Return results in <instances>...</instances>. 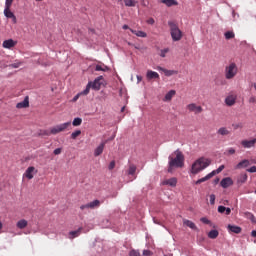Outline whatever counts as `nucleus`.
<instances>
[{
	"label": "nucleus",
	"mask_w": 256,
	"mask_h": 256,
	"mask_svg": "<svg viewBox=\"0 0 256 256\" xmlns=\"http://www.w3.org/2000/svg\"><path fill=\"white\" fill-rule=\"evenodd\" d=\"M168 173H173V169H179L185 165V155L181 150H176L172 155L168 157Z\"/></svg>",
	"instance_id": "f257e3e1"
},
{
	"label": "nucleus",
	"mask_w": 256,
	"mask_h": 256,
	"mask_svg": "<svg viewBox=\"0 0 256 256\" xmlns=\"http://www.w3.org/2000/svg\"><path fill=\"white\" fill-rule=\"evenodd\" d=\"M211 165V160L209 158L201 157L198 158L191 167V173L193 175H197L198 173H201V171L207 169Z\"/></svg>",
	"instance_id": "f03ea898"
},
{
	"label": "nucleus",
	"mask_w": 256,
	"mask_h": 256,
	"mask_svg": "<svg viewBox=\"0 0 256 256\" xmlns=\"http://www.w3.org/2000/svg\"><path fill=\"white\" fill-rule=\"evenodd\" d=\"M168 27L170 28L172 41H181L183 39V31L179 29V25L175 21H168Z\"/></svg>",
	"instance_id": "7ed1b4c3"
},
{
	"label": "nucleus",
	"mask_w": 256,
	"mask_h": 256,
	"mask_svg": "<svg viewBox=\"0 0 256 256\" xmlns=\"http://www.w3.org/2000/svg\"><path fill=\"white\" fill-rule=\"evenodd\" d=\"M68 127H71V122H65L60 125H56L50 129V132L46 133V135H57V133H63L65 129H68Z\"/></svg>",
	"instance_id": "20e7f679"
},
{
	"label": "nucleus",
	"mask_w": 256,
	"mask_h": 256,
	"mask_svg": "<svg viewBox=\"0 0 256 256\" xmlns=\"http://www.w3.org/2000/svg\"><path fill=\"white\" fill-rule=\"evenodd\" d=\"M237 64L230 63L228 66L225 67V77L226 79H233L237 75Z\"/></svg>",
	"instance_id": "39448f33"
},
{
	"label": "nucleus",
	"mask_w": 256,
	"mask_h": 256,
	"mask_svg": "<svg viewBox=\"0 0 256 256\" xmlns=\"http://www.w3.org/2000/svg\"><path fill=\"white\" fill-rule=\"evenodd\" d=\"M186 109L189 113H194V115H199L203 113V107L201 105H197L196 103H190L186 106Z\"/></svg>",
	"instance_id": "423d86ee"
},
{
	"label": "nucleus",
	"mask_w": 256,
	"mask_h": 256,
	"mask_svg": "<svg viewBox=\"0 0 256 256\" xmlns=\"http://www.w3.org/2000/svg\"><path fill=\"white\" fill-rule=\"evenodd\" d=\"M38 171L35 169L34 166H29L25 173L23 174V177H26V179H33L35 177V175H37Z\"/></svg>",
	"instance_id": "0eeeda50"
},
{
	"label": "nucleus",
	"mask_w": 256,
	"mask_h": 256,
	"mask_svg": "<svg viewBox=\"0 0 256 256\" xmlns=\"http://www.w3.org/2000/svg\"><path fill=\"white\" fill-rule=\"evenodd\" d=\"M11 7L9 5H5V9H4V15L5 17H7V19H12L13 23H17V17L15 16V14L13 12H11Z\"/></svg>",
	"instance_id": "6e6552de"
},
{
	"label": "nucleus",
	"mask_w": 256,
	"mask_h": 256,
	"mask_svg": "<svg viewBox=\"0 0 256 256\" xmlns=\"http://www.w3.org/2000/svg\"><path fill=\"white\" fill-rule=\"evenodd\" d=\"M237 102V95L230 94L226 97L225 103L228 107H233V105Z\"/></svg>",
	"instance_id": "1a4fd4ad"
},
{
	"label": "nucleus",
	"mask_w": 256,
	"mask_h": 256,
	"mask_svg": "<svg viewBox=\"0 0 256 256\" xmlns=\"http://www.w3.org/2000/svg\"><path fill=\"white\" fill-rule=\"evenodd\" d=\"M256 144V138L252 140H242L241 145L244 147V149H251V147H255Z\"/></svg>",
	"instance_id": "9d476101"
},
{
	"label": "nucleus",
	"mask_w": 256,
	"mask_h": 256,
	"mask_svg": "<svg viewBox=\"0 0 256 256\" xmlns=\"http://www.w3.org/2000/svg\"><path fill=\"white\" fill-rule=\"evenodd\" d=\"M101 81H103V76H99L93 82H91L92 89L99 91V89H101Z\"/></svg>",
	"instance_id": "9b49d317"
},
{
	"label": "nucleus",
	"mask_w": 256,
	"mask_h": 256,
	"mask_svg": "<svg viewBox=\"0 0 256 256\" xmlns=\"http://www.w3.org/2000/svg\"><path fill=\"white\" fill-rule=\"evenodd\" d=\"M17 45V41H14L13 39L5 40L2 44V47L4 49H13Z\"/></svg>",
	"instance_id": "f8f14e48"
},
{
	"label": "nucleus",
	"mask_w": 256,
	"mask_h": 256,
	"mask_svg": "<svg viewBox=\"0 0 256 256\" xmlns=\"http://www.w3.org/2000/svg\"><path fill=\"white\" fill-rule=\"evenodd\" d=\"M221 187H223V189H227L228 187H231V185H233V179L226 177L223 178L220 182Z\"/></svg>",
	"instance_id": "ddd939ff"
},
{
	"label": "nucleus",
	"mask_w": 256,
	"mask_h": 256,
	"mask_svg": "<svg viewBox=\"0 0 256 256\" xmlns=\"http://www.w3.org/2000/svg\"><path fill=\"white\" fill-rule=\"evenodd\" d=\"M157 70H158V71H163V73H164V75H165L166 77H171L172 75H177V73H179V72L176 71V70H168V69H165V68L160 67V66L157 67Z\"/></svg>",
	"instance_id": "4468645a"
},
{
	"label": "nucleus",
	"mask_w": 256,
	"mask_h": 256,
	"mask_svg": "<svg viewBox=\"0 0 256 256\" xmlns=\"http://www.w3.org/2000/svg\"><path fill=\"white\" fill-rule=\"evenodd\" d=\"M217 135H220L221 137H227V136L231 135V131L228 130L227 127H220L217 130Z\"/></svg>",
	"instance_id": "2eb2a0df"
},
{
	"label": "nucleus",
	"mask_w": 256,
	"mask_h": 256,
	"mask_svg": "<svg viewBox=\"0 0 256 256\" xmlns=\"http://www.w3.org/2000/svg\"><path fill=\"white\" fill-rule=\"evenodd\" d=\"M29 107V96H26L22 102L17 103V109H27Z\"/></svg>",
	"instance_id": "dca6fc26"
},
{
	"label": "nucleus",
	"mask_w": 256,
	"mask_h": 256,
	"mask_svg": "<svg viewBox=\"0 0 256 256\" xmlns=\"http://www.w3.org/2000/svg\"><path fill=\"white\" fill-rule=\"evenodd\" d=\"M250 165H251V162L248 159H244L236 165L235 169H245Z\"/></svg>",
	"instance_id": "f3484780"
},
{
	"label": "nucleus",
	"mask_w": 256,
	"mask_h": 256,
	"mask_svg": "<svg viewBox=\"0 0 256 256\" xmlns=\"http://www.w3.org/2000/svg\"><path fill=\"white\" fill-rule=\"evenodd\" d=\"M107 142H102L95 150H94V157H99L103 153V150L105 149V144Z\"/></svg>",
	"instance_id": "a211bd4d"
},
{
	"label": "nucleus",
	"mask_w": 256,
	"mask_h": 256,
	"mask_svg": "<svg viewBox=\"0 0 256 256\" xmlns=\"http://www.w3.org/2000/svg\"><path fill=\"white\" fill-rule=\"evenodd\" d=\"M146 77L149 81H151V79H159V73L152 70H148L146 73Z\"/></svg>",
	"instance_id": "6ab92c4d"
},
{
	"label": "nucleus",
	"mask_w": 256,
	"mask_h": 256,
	"mask_svg": "<svg viewBox=\"0 0 256 256\" xmlns=\"http://www.w3.org/2000/svg\"><path fill=\"white\" fill-rule=\"evenodd\" d=\"M228 231H230L231 233H235L236 235H239V233H241L242 229L239 226L229 224Z\"/></svg>",
	"instance_id": "aec40b11"
},
{
	"label": "nucleus",
	"mask_w": 256,
	"mask_h": 256,
	"mask_svg": "<svg viewBox=\"0 0 256 256\" xmlns=\"http://www.w3.org/2000/svg\"><path fill=\"white\" fill-rule=\"evenodd\" d=\"M163 185H169L170 187H176L177 186V178H170L168 180H164L162 182Z\"/></svg>",
	"instance_id": "412c9836"
},
{
	"label": "nucleus",
	"mask_w": 256,
	"mask_h": 256,
	"mask_svg": "<svg viewBox=\"0 0 256 256\" xmlns=\"http://www.w3.org/2000/svg\"><path fill=\"white\" fill-rule=\"evenodd\" d=\"M161 3H163L166 7H173L179 5V2L176 0H161Z\"/></svg>",
	"instance_id": "4be33fe9"
},
{
	"label": "nucleus",
	"mask_w": 256,
	"mask_h": 256,
	"mask_svg": "<svg viewBox=\"0 0 256 256\" xmlns=\"http://www.w3.org/2000/svg\"><path fill=\"white\" fill-rule=\"evenodd\" d=\"M213 177V174H211V172L206 175L205 177L203 178H200L198 179L196 182H195V185H201V183H205V181H209V179H212Z\"/></svg>",
	"instance_id": "5701e85b"
},
{
	"label": "nucleus",
	"mask_w": 256,
	"mask_h": 256,
	"mask_svg": "<svg viewBox=\"0 0 256 256\" xmlns=\"http://www.w3.org/2000/svg\"><path fill=\"white\" fill-rule=\"evenodd\" d=\"M130 31H131V33H133V35H136V37H142V38L147 37V33H145L144 31L133 30V29H130Z\"/></svg>",
	"instance_id": "b1692460"
},
{
	"label": "nucleus",
	"mask_w": 256,
	"mask_h": 256,
	"mask_svg": "<svg viewBox=\"0 0 256 256\" xmlns=\"http://www.w3.org/2000/svg\"><path fill=\"white\" fill-rule=\"evenodd\" d=\"M28 224H29V223L27 222V220L21 219V220H19V221L17 222L16 227H17L18 229H25V227H27Z\"/></svg>",
	"instance_id": "393cba45"
},
{
	"label": "nucleus",
	"mask_w": 256,
	"mask_h": 256,
	"mask_svg": "<svg viewBox=\"0 0 256 256\" xmlns=\"http://www.w3.org/2000/svg\"><path fill=\"white\" fill-rule=\"evenodd\" d=\"M184 225H186V227H189L190 229H193L194 231H197V226L195 225V223H193V221L184 220Z\"/></svg>",
	"instance_id": "a878e982"
},
{
	"label": "nucleus",
	"mask_w": 256,
	"mask_h": 256,
	"mask_svg": "<svg viewBox=\"0 0 256 256\" xmlns=\"http://www.w3.org/2000/svg\"><path fill=\"white\" fill-rule=\"evenodd\" d=\"M175 90H170L164 97V101H171L175 97Z\"/></svg>",
	"instance_id": "bb28decb"
},
{
	"label": "nucleus",
	"mask_w": 256,
	"mask_h": 256,
	"mask_svg": "<svg viewBox=\"0 0 256 256\" xmlns=\"http://www.w3.org/2000/svg\"><path fill=\"white\" fill-rule=\"evenodd\" d=\"M89 204H90V209H97L101 207V201L99 200H94L92 202H89Z\"/></svg>",
	"instance_id": "cd10ccee"
},
{
	"label": "nucleus",
	"mask_w": 256,
	"mask_h": 256,
	"mask_svg": "<svg viewBox=\"0 0 256 256\" xmlns=\"http://www.w3.org/2000/svg\"><path fill=\"white\" fill-rule=\"evenodd\" d=\"M109 70V67H107L105 64L99 65L97 64L95 67V71H103L104 73Z\"/></svg>",
	"instance_id": "c85d7f7f"
},
{
	"label": "nucleus",
	"mask_w": 256,
	"mask_h": 256,
	"mask_svg": "<svg viewBox=\"0 0 256 256\" xmlns=\"http://www.w3.org/2000/svg\"><path fill=\"white\" fill-rule=\"evenodd\" d=\"M69 235V239H75V237H79V235H81V228L76 231H71Z\"/></svg>",
	"instance_id": "c756f323"
},
{
	"label": "nucleus",
	"mask_w": 256,
	"mask_h": 256,
	"mask_svg": "<svg viewBox=\"0 0 256 256\" xmlns=\"http://www.w3.org/2000/svg\"><path fill=\"white\" fill-rule=\"evenodd\" d=\"M126 7H136V0H123Z\"/></svg>",
	"instance_id": "7c9ffc66"
},
{
	"label": "nucleus",
	"mask_w": 256,
	"mask_h": 256,
	"mask_svg": "<svg viewBox=\"0 0 256 256\" xmlns=\"http://www.w3.org/2000/svg\"><path fill=\"white\" fill-rule=\"evenodd\" d=\"M208 237H209V239H217V237H219V231H217V230H211V231L208 233Z\"/></svg>",
	"instance_id": "2f4dec72"
},
{
	"label": "nucleus",
	"mask_w": 256,
	"mask_h": 256,
	"mask_svg": "<svg viewBox=\"0 0 256 256\" xmlns=\"http://www.w3.org/2000/svg\"><path fill=\"white\" fill-rule=\"evenodd\" d=\"M224 37L227 41H229V39H235V32L227 31L224 33Z\"/></svg>",
	"instance_id": "473e14b6"
},
{
	"label": "nucleus",
	"mask_w": 256,
	"mask_h": 256,
	"mask_svg": "<svg viewBox=\"0 0 256 256\" xmlns=\"http://www.w3.org/2000/svg\"><path fill=\"white\" fill-rule=\"evenodd\" d=\"M137 172V166L135 164H130L128 169V175H135Z\"/></svg>",
	"instance_id": "72a5a7b5"
},
{
	"label": "nucleus",
	"mask_w": 256,
	"mask_h": 256,
	"mask_svg": "<svg viewBox=\"0 0 256 256\" xmlns=\"http://www.w3.org/2000/svg\"><path fill=\"white\" fill-rule=\"evenodd\" d=\"M223 169H225V165H221L219 166L216 170L212 171V177H215V175H219V173H221V171H223Z\"/></svg>",
	"instance_id": "f704fd0d"
},
{
	"label": "nucleus",
	"mask_w": 256,
	"mask_h": 256,
	"mask_svg": "<svg viewBox=\"0 0 256 256\" xmlns=\"http://www.w3.org/2000/svg\"><path fill=\"white\" fill-rule=\"evenodd\" d=\"M245 217H246V219H249V220L252 221L253 223H256V218H255V215H253V213H251V212H246V213H245Z\"/></svg>",
	"instance_id": "c9c22d12"
},
{
	"label": "nucleus",
	"mask_w": 256,
	"mask_h": 256,
	"mask_svg": "<svg viewBox=\"0 0 256 256\" xmlns=\"http://www.w3.org/2000/svg\"><path fill=\"white\" fill-rule=\"evenodd\" d=\"M81 123H83V119L81 118H74L72 125L74 127H79L81 125Z\"/></svg>",
	"instance_id": "e433bc0d"
},
{
	"label": "nucleus",
	"mask_w": 256,
	"mask_h": 256,
	"mask_svg": "<svg viewBox=\"0 0 256 256\" xmlns=\"http://www.w3.org/2000/svg\"><path fill=\"white\" fill-rule=\"evenodd\" d=\"M91 82H89L84 91L80 92V95H89V91H91Z\"/></svg>",
	"instance_id": "4c0bfd02"
},
{
	"label": "nucleus",
	"mask_w": 256,
	"mask_h": 256,
	"mask_svg": "<svg viewBox=\"0 0 256 256\" xmlns=\"http://www.w3.org/2000/svg\"><path fill=\"white\" fill-rule=\"evenodd\" d=\"M248 179L247 174H241L238 178V183H246Z\"/></svg>",
	"instance_id": "58836bf2"
},
{
	"label": "nucleus",
	"mask_w": 256,
	"mask_h": 256,
	"mask_svg": "<svg viewBox=\"0 0 256 256\" xmlns=\"http://www.w3.org/2000/svg\"><path fill=\"white\" fill-rule=\"evenodd\" d=\"M129 256H141V252H139V250L132 249L129 252Z\"/></svg>",
	"instance_id": "ea45409f"
},
{
	"label": "nucleus",
	"mask_w": 256,
	"mask_h": 256,
	"mask_svg": "<svg viewBox=\"0 0 256 256\" xmlns=\"http://www.w3.org/2000/svg\"><path fill=\"white\" fill-rule=\"evenodd\" d=\"M232 127L234 131H237V129H243V123H234L232 124Z\"/></svg>",
	"instance_id": "a19ab883"
},
{
	"label": "nucleus",
	"mask_w": 256,
	"mask_h": 256,
	"mask_svg": "<svg viewBox=\"0 0 256 256\" xmlns=\"http://www.w3.org/2000/svg\"><path fill=\"white\" fill-rule=\"evenodd\" d=\"M79 135H81V130H76L75 132H73L71 134V139H77V137H79Z\"/></svg>",
	"instance_id": "79ce46f5"
},
{
	"label": "nucleus",
	"mask_w": 256,
	"mask_h": 256,
	"mask_svg": "<svg viewBox=\"0 0 256 256\" xmlns=\"http://www.w3.org/2000/svg\"><path fill=\"white\" fill-rule=\"evenodd\" d=\"M167 53H169V48L160 50V57H166Z\"/></svg>",
	"instance_id": "37998d69"
},
{
	"label": "nucleus",
	"mask_w": 256,
	"mask_h": 256,
	"mask_svg": "<svg viewBox=\"0 0 256 256\" xmlns=\"http://www.w3.org/2000/svg\"><path fill=\"white\" fill-rule=\"evenodd\" d=\"M200 221H201L202 223H204L205 225H211V221H210L209 219H207L206 217H202V218L200 219Z\"/></svg>",
	"instance_id": "c03bdc74"
},
{
	"label": "nucleus",
	"mask_w": 256,
	"mask_h": 256,
	"mask_svg": "<svg viewBox=\"0 0 256 256\" xmlns=\"http://www.w3.org/2000/svg\"><path fill=\"white\" fill-rule=\"evenodd\" d=\"M81 211H85V209H91V206L89 203L83 204L80 206Z\"/></svg>",
	"instance_id": "a18cd8bd"
},
{
	"label": "nucleus",
	"mask_w": 256,
	"mask_h": 256,
	"mask_svg": "<svg viewBox=\"0 0 256 256\" xmlns=\"http://www.w3.org/2000/svg\"><path fill=\"white\" fill-rule=\"evenodd\" d=\"M109 171H113L115 169V160H112L108 166Z\"/></svg>",
	"instance_id": "49530a36"
},
{
	"label": "nucleus",
	"mask_w": 256,
	"mask_h": 256,
	"mask_svg": "<svg viewBox=\"0 0 256 256\" xmlns=\"http://www.w3.org/2000/svg\"><path fill=\"white\" fill-rule=\"evenodd\" d=\"M13 69H19L21 67V62H16L10 65Z\"/></svg>",
	"instance_id": "de8ad7c7"
},
{
	"label": "nucleus",
	"mask_w": 256,
	"mask_h": 256,
	"mask_svg": "<svg viewBox=\"0 0 256 256\" xmlns=\"http://www.w3.org/2000/svg\"><path fill=\"white\" fill-rule=\"evenodd\" d=\"M153 255V252L151 250H143V256H151Z\"/></svg>",
	"instance_id": "09e8293b"
},
{
	"label": "nucleus",
	"mask_w": 256,
	"mask_h": 256,
	"mask_svg": "<svg viewBox=\"0 0 256 256\" xmlns=\"http://www.w3.org/2000/svg\"><path fill=\"white\" fill-rule=\"evenodd\" d=\"M215 199H216L215 194H211L210 195V204L215 205Z\"/></svg>",
	"instance_id": "8fccbe9b"
},
{
	"label": "nucleus",
	"mask_w": 256,
	"mask_h": 256,
	"mask_svg": "<svg viewBox=\"0 0 256 256\" xmlns=\"http://www.w3.org/2000/svg\"><path fill=\"white\" fill-rule=\"evenodd\" d=\"M226 208L227 207H225V206H219L218 207V213H225Z\"/></svg>",
	"instance_id": "3c124183"
},
{
	"label": "nucleus",
	"mask_w": 256,
	"mask_h": 256,
	"mask_svg": "<svg viewBox=\"0 0 256 256\" xmlns=\"http://www.w3.org/2000/svg\"><path fill=\"white\" fill-rule=\"evenodd\" d=\"M248 173H256V166H252L249 169H247Z\"/></svg>",
	"instance_id": "603ef678"
},
{
	"label": "nucleus",
	"mask_w": 256,
	"mask_h": 256,
	"mask_svg": "<svg viewBox=\"0 0 256 256\" xmlns=\"http://www.w3.org/2000/svg\"><path fill=\"white\" fill-rule=\"evenodd\" d=\"M228 155H235V148H229L227 150Z\"/></svg>",
	"instance_id": "864d4df0"
},
{
	"label": "nucleus",
	"mask_w": 256,
	"mask_h": 256,
	"mask_svg": "<svg viewBox=\"0 0 256 256\" xmlns=\"http://www.w3.org/2000/svg\"><path fill=\"white\" fill-rule=\"evenodd\" d=\"M61 151H62L61 148H56L53 153L54 155H61Z\"/></svg>",
	"instance_id": "5fc2aeb1"
},
{
	"label": "nucleus",
	"mask_w": 256,
	"mask_h": 256,
	"mask_svg": "<svg viewBox=\"0 0 256 256\" xmlns=\"http://www.w3.org/2000/svg\"><path fill=\"white\" fill-rule=\"evenodd\" d=\"M147 23H148V25H155V19L149 18V19L147 20Z\"/></svg>",
	"instance_id": "6e6d98bb"
},
{
	"label": "nucleus",
	"mask_w": 256,
	"mask_h": 256,
	"mask_svg": "<svg viewBox=\"0 0 256 256\" xmlns=\"http://www.w3.org/2000/svg\"><path fill=\"white\" fill-rule=\"evenodd\" d=\"M249 103L255 104V103H256V97H255V96H251V97L249 98Z\"/></svg>",
	"instance_id": "4d7b16f0"
},
{
	"label": "nucleus",
	"mask_w": 256,
	"mask_h": 256,
	"mask_svg": "<svg viewBox=\"0 0 256 256\" xmlns=\"http://www.w3.org/2000/svg\"><path fill=\"white\" fill-rule=\"evenodd\" d=\"M13 1H15V0H5V5L12 6L13 5Z\"/></svg>",
	"instance_id": "13d9d810"
},
{
	"label": "nucleus",
	"mask_w": 256,
	"mask_h": 256,
	"mask_svg": "<svg viewBox=\"0 0 256 256\" xmlns=\"http://www.w3.org/2000/svg\"><path fill=\"white\" fill-rule=\"evenodd\" d=\"M81 95H83V94L78 93V94L73 98V101H74V102L77 101V100L79 99V97H81Z\"/></svg>",
	"instance_id": "bf43d9fd"
},
{
	"label": "nucleus",
	"mask_w": 256,
	"mask_h": 256,
	"mask_svg": "<svg viewBox=\"0 0 256 256\" xmlns=\"http://www.w3.org/2000/svg\"><path fill=\"white\" fill-rule=\"evenodd\" d=\"M226 215H231V208H226L225 212Z\"/></svg>",
	"instance_id": "052dcab7"
},
{
	"label": "nucleus",
	"mask_w": 256,
	"mask_h": 256,
	"mask_svg": "<svg viewBox=\"0 0 256 256\" xmlns=\"http://www.w3.org/2000/svg\"><path fill=\"white\" fill-rule=\"evenodd\" d=\"M137 81H138V83H141L143 81V77L142 76H137Z\"/></svg>",
	"instance_id": "680f3d73"
},
{
	"label": "nucleus",
	"mask_w": 256,
	"mask_h": 256,
	"mask_svg": "<svg viewBox=\"0 0 256 256\" xmlns=\"http://www.w3.org/2000/svg\"><path fill=\"white\" fill-rule=\"evenodd\" d=\"M122 29H124V30L129 29V25H127V24L123 25V26H122Z\"/></svg>",
	"instance_id": "e2e57ef3"
},
{
	"label": "nucleus",
	"mask_w": 256,
	"mask_h": 256,
	"mask_svg": "<svg viewBox=\"0 0 256 256\" xmlns=\"http://www.w3.org/2000/svg\"><path fill=\"white\" fill-rule=\"evenodd\" d=\"M251 236H252V237H256V230H253V231L251 232Z\"/></svg>",
	"instance_id": "0e129e2a"
},
{
	"label": "nucleus",
	"mask_w": 256,
	"mask_h": 256,
	"mask_svg": "<svg viewBox=\"0 0 256 256\" xmlns=\"http://www.w3.org/2000/svg\"><path fill=\"white\" fill-rule=\"evenodd\" d=\"M222 203L223 205H229V200H224Z\"/></svg>",
	"instance_id": "69168bd1"
},
{
	"label": "nucleus",
	"mask_w": 256,
	"mask_h": 256,
	"mask_svg": "<svg viewBox=\"0 0 256 256\" xmlns=\"http://www.w3.org/2000/svg\"><path fill=\"white\" fill-rule=\"evenodd\" d=\"M3 229V223L0 221V230Z\"/></svg>",
	"instance_id": "338daca9"
},
{
	"label": "nucleus",
	"mask_w": 256,
	"mask_h": 256,
	"mask_svg": "<svg viewBox=\"0 0 256 256\" xmlns=\"http://www.w3.org/2000/svg\"><path fill=\"white\" fill-rule=\"evenodd\" d=\"M123 111H125V106H123L122 108H121V112L123 113Z\"/></svg>",
	"instance_id": "774afa93"
}]
</instances>
